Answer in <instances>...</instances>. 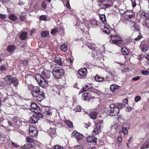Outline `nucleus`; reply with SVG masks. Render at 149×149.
I'll return each instance as SVG.
<instances>
[{"label":"nucleus","mask_w":149,"mask_h":149,"mask_svg":"<svg viewBox=\"0 0 149 149\" xmlns=\"http://www.w3.org/2000/svg\"><path fill=\"white\" fill-rule=\"evenodd\" d=\"M113 33L111 34L109 36L111 38L109 41L112 44H116L119 46L123 45L124 43L120 36L115 31H113Z\"/></svg>","instance_id":"f257e3e1"},{"label":"nucleus","mask_w":149,"mask_h":149,"mask_svg":"<svg viewBox=\"0 0 149 149\" xmlns=\"http://www.w3.org/2000/svg\"><path fill=\"white\" fill-rule=\"evenodd\" d=\"M29 90L33 96L36 97L39 101H41L45 97V93L43 92H40L39 87L34 86L32 88L29 87Z\"/></svg>","instance_id":"f03ea898"},{"label":"nucleus","mask_w":149,"mask_h":149,"mask_svg":"<svg viewBox=\"0 0 149 149\" xmlns=\"http://www.w3.org/2000/svg\"><path fill=\"white\" fill-rule=\"evenodd\" d=\"M97 5L100 9H106L112 6L113 0H98L97 1Z\"/></svg>","instance_id":"7ed1b4c3"},{"label":"nucleus","mask_w":149,"mask_h":149,"mask_svg":"<svg viewBox=\"0 0 149 149\" xmlns=\"http://www.w3.org/2000/svg\"><path fill=\"white\" fill-rule=\"evenodd\" d=\"M46 75L42 76L41 75L38 74L36 75L35 79L39 83L40 86L46 90L47 89V80Z\"/></svg>","instance_id":"20e7f679"},{"label":"nucleus","mask_w":149,"mask_h":149,"mask_svg":"<svg viewBox=\"0 0 149 149\" xmlns=\"http://www.w3.org/2000/svg\"><path fill=\"white\" fill-rule=\"evenodd\" d=\"M51 84H48L47 82V89L49 90L50 92L53 93L54 94L55 93H58L59 94V92L61 91L63 88L62 85L53 86L51 85Z\"/></svg>","instance_id":"39448f33"},{"label":"nucleus","mask_w":149,"mask_h":149,"mask_svg":"<svg viewBox=\"0 0 149 149\" xmlns=\"http://www.w3.org/2000/svg\"><path fill=\"white\" fill-rule=\"evenodd\" d=\"M64 74L63 70L59 67H55L53 73V76L55 78L58 79L61 78Z\"/></svg>","instance_id":"423d86ee"},{"label":"nucleus","mask_w":149,"mask_h":149,"mask_svg":"<svg viewBox=\"0 0 149 149\" xmlns=\"http://www.w3.org/2000/svg\"><path fill=\"white\" fill-rule=\"evenodd\" d=\"M5 79L8 85L13 84L14 86H16L18 83L15 77L13 78L10 75L6 76L5 78Z\"/></svg>","instance_id":"0eeeda50"},{"label":"nucleus","mask_w":149,"mask_h":149,"mask_svg":"<svg viewBox=\"0 0 149 149\" xmlns=\"http://www.w3.org/2000/svg\"><path fill=\"white\" fill-rule=\"evenodd\" d=\"M124 14L125 15H124L125 18L130 21L133 20L135 18V13L132 10H127L125 11Z\"/></svg>","instance_id":"6e6552de"},{"label":"nucleus","mask_w":149,"mask_h":149,"mask_svg":"<svg viewBox=\"0 0 149 149\" xmlns=\"http://www.w3.org/2000/svg\"><path fill=\"white\" fill-rule=\"evenodd\" d=\"M72 137L75 138L77 140V141L79 143L82 142L84 138V136L82 134L76 131H74L72 134Z\"/></svg>","instance_id":"1a4fd4ad"},{"label":"nucleus","mask_w":149,"mask_h":149,"mask_svg":"<svg viewBox=\"0 0 149 149\" xmlns=\"http://www.w3.org/2000/svg\"><path fill=\"white\" fill-rule=\"evenodd\" d=\"M109 108L110 109V113L111 116H116L118 114L119 110L114 104H111Z\"/></svg>","instance_id":"9d476101"},{"label":"nucleus","mask_w":149,"mask_h":149,"mask_svg":"<svg viewBox=\"0 0 149 149\" xmlns=\"http://www.w3.org/2000/svg\"><path fill=\"white\" fill-rule=\"evenodd\" d=\"M52 111L49 109H48L47 111V121L49 122L50 124H52L54 125L55 124V120L53 118V116L52 114Z\"/></svg>","instance_id":"9b49d317"},{"label":"nucleus","mask_w":149,"mask_h":149,"mask_svg":"<svg viewBox=\"0 0 149 149\" xmlns=\"http://www.w3.org/2000/svg\"><path fill=\"white\" fill-rule=\"evenodd\" d=\"M87 74V70L86 68H83L80 69L78 71L77 75V77L81 79L83 77H85Z\"/></svg>","instance_id":"f8f14e48"},{"label":"nucleus","mask_w":149,"mask_h":149,"mask_svg":"<svg viewBox=\"0 0 149 149\" xmlns=\"http://www.w3.org/2000/svg\"><path fill=\"white\" fill-rule=\"evenodd\" d=\"M81 98L84 101H88L91 99L94 98L95 97L90 93H84L82 94Z\"/></svg>","instance_id":"ddd939ff"},{"label":"nucleus","mask_w":149,"mask_h":149,"mask_svg":"<svg viewBox=\"0 0 149 149\" xmlns=\"http://www.w3.org/2000/svg\"><path fill=\"white\" fill-rule=\"evenodd\" d=\"M130 124L128 123H124L122 125V129L121 131L119 132V134H120L123 133L124 135L127 134L128 133V130L129 129Z\"/></svg>","instance_id":"4468645a"},{"label":"nucleus","mask_w":149,"mask_h":149,"mask_svg":"<svg viewBox=\"0 0 149 149\" xmlns=\"http://www.w3.org/2000/svg\"><path fill=\"white\" fill-rule=\"evenodd\" d=\"M139 14L141 18L143 19L145 22L147 21L148 19L149 20V14L143 10H140L139 12Z\"/></svg>","instance_id":"2eb2a0df"},{"label":"nucleus","mask_w":149,"mask_h":149,"mask_svg":"<svg viewBox=\"0 0 149 149\" xmlns=\"http://www.w3.org/2000/svg\"><path fill=\"white\" fill-rule=\"evenodd\" d=\"M30 110L33 112L35 113H38L40 111V110L37 104L35 103H32L31 104Z\"/></svg>","instance_id":"dca6fc26"},{"label":"nucleus","mask_w":149,"mask_h":149,"mask_svg":"<svg viewBox=\"0 0 149 149\" xmlns=\"http://www.w3.org/2000/svg\"><path fill=\"white\" fill-rule=\"evenodd\" d=\"M29 134L30 136L32 137H35L36 136L37 134V129L33 126H31L29 127Z\"/></svg>","instance_id":"f3484780"},{"label":"nucleus","mask_w":149,"mask_h":149,"mask_svg":"<svg viewBox=\"0 0 149 149\" xmlns=\"http://www.w3.org/2000/svg\"><path fill=\"white\" fill-rule=\"evenodd\" d=\"M86 139L88 143H96L97 141V138L94 136H88Z\"/></svg>","instance_id":"a211bd4d"},{"label":"nucleus","mask_w":149,"mask_h":149,"mask_svg":"<svg viewBox=\"0 0 149 149\" xmlns=\"http://www.w3.org/2000/svg\"><path fill=\"white\" fill-rule=\"evenodd\" d=\"M45 107H43L42 109L41 112L42 111L43 115H42L41 113H40V111L38 113H35V114L36 115V116H37V117L38 118V119L42 118L43 116L45 117L47 115L46 111L44 110V109H45Z\"/></svg>","instance_id":"6ab92c4d"},{"label":"nucleus","mask_w":149,"mask_h":149,"mask_svg":"<svg viewBox=\"0 0 149 149\" xmlns=\"http://www.w3.org/2000/svg\"><path fill=\"white\" fill-rule=\"evenodd\" d=\"M149 44L148 43H144L143 42L140 44V47L142 52H147L149 48Z\"/></svg>","instance_id":"aec40b11"},{"label":"nucleus","mask_w":149,"mask_h":149,"mask_svg":"<svg viewBox=\"0 0 149 149\" xmlns=\"http://www.w3.org/2000/svg\"><path fill=\"white\" fill-rule=\"evenodd\" d=\"M88 114L91 118L95 120L96 119L98 113L97 109H95L93 111H90Z\"/></svg>","instance_id":"412c9836"},{"label":"nucleus","mask_w":149,"mask_h":149,"mask_svg":"<svg viewBox=\"0 0 149 149\" xmlns=\"http://www.w3.org/2000/svg\"><path fill=\"white\" fill-rule=\"evenodd\" d=\"M91 25L93 27H97L100 25V23L95 19H93L90 22Z\"/></svg>","instance_id":"4be33fe9"},{"label":"nucleus","mask_w":149,"mask_h":149,"mask_svg":"<svg viewBox=\"0 0 149 149\" xmlns=\"http://www.w3.org/2000/svg\"><path fill=\"white\" fill-rule=\"evenodd\" d=\"M39 119L36 116V115L34 114L30 118L29 120L30 122L34 124L38 122Z\"/></svg>","instance_id":"5701e85b"},{"label":"nucleus","mask_w":149,"mask_h":149,"mask_svg":"<svg viewBox=\"0 0 149 149\" xmlns=\"http://www.w3.org/2000/svg\"><path fill=\"white\" fill-rule=\"evenodd\" d=\"M121 52L125 55H128L130 52V50L126 47L122 48Z\"/></svg>","instance_id":"b1692460"},{"label":"nucleus","mask_w":149,"mask_h":149,"mask_svg":"<svg viewBox=\"0 0 149 149\" xmlns=\"http://www.w3.org/2000/svg\"><path fill=\"white\" fill-rule=\"evenodd\" d=\"M16 49L15 46L14 45H9L7 48V51L9 53L14 52Z\"/></svg>","instance_id":"393cba45"},{"label":"nucleus","mask_w":149,"mask_h":149,"mask_svg":"<svg viewBox=\"0 0 149 149\" xmlns=\"http://www.w3.org/2000/svg\"><path fill=\"white\" fill-rule=\"evenodd\" d=\"M72 63L73 61L70 58H68L64 61V64L66 66H70Z\"/></svg>","instance_id":"a878e982"},{"label":"nucleus","mask_w":149,"mask_h":149,"mask_svg":"<svg viewBox=\"0 0 149 149\" xmlns=\"http://www.w3.org/2000/svg\"><path fill=\"white\" fill-rule=\"evenodd\" d=\"M103 120H99L95 123V127L98 129L100 130L101 126L103 125Z\"/></svg>","instance_id":"bb28decb"},{"label":"nucleus","mask_w":149,"mask_h":149,"mask_svg":"<svg viewBox=\"0 0 149 149\" xmlns=\"http://www.w3.org/2000/svg\"><path fill=\"white\" fill-rule=\"evenodd\" d=\"M55 58H52L53 60H54L55 62L57 63L60 66H61L62 65V61L61 60V59L60 57H54Z\"/></svg>","instance_id":"cd10ccee"},{"label":"nucleus","mask_w":149,"mask_h":149,"mask_svg":"<svg viewBox=\"0 0 149 149\" xmlns=\"http://www.w3.org/2000/svg\"><path fill=\"white\" fill-rule=\"evenodd\" d=\"M95 58L96 59H100L102 57V54L100 52V51L96 52L94 53Z\"/></svg>","instance_id":"c85d7f7f"},{"label":"nucleus","mask_w":149,"mask_h":149,"mask_svg":"<svg viewBox=\"0 0 149 149\" xmlns=\"http://www.w3.org/2000/svg\"><path fill=\"white\" fill-rule=\"evenodd\" d=\"M149 148V140H147L142 146L141 149H147Z\"/></svg>","instance_id":"c756f323"},{"label":"nucleus","mask_w":149,"mask_h":149,"mask_svg":"<svg viewBox=\"0 0 149 149\" xmlns=\"http://www.w3.org/2000/svg\"><path fill=\"white\" fill-rule=\"evenodd\" d=\"M65 124L70 128H72L73 127L72 123L69 120H64Z\"/></svg>","instance_id":"7c9ffc66"},{"label":"nucleus","mask_w":149,"mask_h":149,"mask_svg":"<svg viewBox=\"0 0 149 149\" xmlns=\"http://www.w3.org/2000/svg\"><path fill=\"white\" fill-rule=\"evenodd\" d=\"M27 33L25 32H22L19 36V38L22 40H25L27 37Z\"/></svg>","instance_id":"2f4dec72"},{"label":"nucleus","mask_w":149,"mask_h":149,"mask_svg":"<svg viewBox=\"0 0 149 149\" xmlns=\"http://www.w3.org/2000/svg\"><path fill=\"white\" fill-rule=\"evenodd\" d=\"M55 67H54V66L53 65H51L49 63V65L48 66V68H47V70L48 71H49L53 73L54 70L55 69Z\"/></svg>","instance_id":"473e14b6"},{"label":"nucleus","mask_w":149,"mask_h":149,"mask_svg":"<svg viewBox=\"0 0 149 149\" xmlns=\"http://www.w3.org/2000/svg\"><path fill=\"white\" fill-rule=\"evenodd\" d=\"M49 134L51 136L55 134L56 133V129L54 128H52L50 127L49 131Z\"/></svg>","instance_id":"72a5a7b5"},{"label":"nucleus","mask_w":149,"mask_h":149,"mask_svg":"<svg viewBox=\"0 0 149 149\" xmlns=\"http://www.w3.org/2000/svg\"><path fill=\"white\" fill-rule=\"evenodd\" d=\"M104 79V77H101L97 75H96L95 77V81L99 82L103 81Z\"/></svg>","instance_id":"f704fd0d"},{"label":"nucleus","mask_w":149,"mask_h":149,"mask_svg":"<svg viewBox=\"0 0 149 149\" xmlns=\"http://www.w3.org/2000/svg\"><path fill=\"white\" fill-rule=\"evenodd\" d=\"M119 86L116 84H113L110 86V89L111 91L113 92L115 91L116 89L119 88Z\"/></svg>","instance_id":"c9c22d12"},{"label":"nucleus","mask_w":149,"mask_h":149,"mask_svg":"<svg viewBox=\"0 0 149 149\" xmlns=\"http://www.w3.org/2000/svg\"><path fill=\"white\" fill-rule=\"evenodd\" d=\"M101 130L98 129L96 127L94 128V130L92 132V134L94 136L97 134H98V133L101 132Z\"/></svg>","instance_id":"e433bc0d"},{"label":"nucleus","mask_w":149,"mask_h":149,"mask_svg":"<svg viewBox=\"0 0 149 149\" xmlns=\"http://www.w3.org/2000/svg\"><path fill=\"white\" fill-rule=\"evenodd\" d=\"M9 17L10 19L13 21H16L17 19V17L15 15L13 14H10L9 15Z\"/></svg>","instance_id":"4c0bfd02"},{"label":"nucleus","mask_w":149,"mask_h":149,"mask_svg":"<svg viewBox=\"0 0 149 149\" xmlns=\"http://www.w3.org/2000/svg\"><path fill=\"white\" fill-rule=\"evenodd\" d=\"M33 147V146L32 144H26L22 146V149H27L28 148H32Z\"/></svg>","instance_id":"58836bf2"},{"label":"nucleus","mask_w":149,"mask_h":149,"mask_svg":"<svg viewBox=\"0 0 149 149\" xmlns=\"http://www.w3.org/2000/svg\"><path fill=\"white\" fill-rule=\"evenodd\" d=\"M60 49L62 51L65 52L68 49V47L66 45L63 44L60 47Z\"/></svg>","instance_id":"ea45409f"},{"label":"nucleus","mask_w":149,"mask_h":149,"mask_svg":"<svg viewBox=\"0 0 149 149\" xmlns=\"http://www.w3.org/2000/svg\"><path fill=\"white\" fill-rule=\"evenodd\" d=\"M26 140L27 142L32 145L34 143L33 140L29 136H27L26 137Z\"/></svg>","instance_id":"a19ab883"},{"label":"nucleus","mask_w":149,"mask_h":149,"mask_svg":"<svg viewBox=\"0 0 149 149\" xmlns=\"http://www.w3.org/2000/svg\"><path fill=\"white\" fill-rule=\"evenodd\" d=\"M113 31L112 32H111L110 29L109 28L107 27H104L103 30V32H104L105 33L107 34H109L110 33V34H111V33H113Z\"/></svg>","instance_id":"79ce46f5"},{"label":"nucleus","mask_w":149,"mask_h":149,"mask_svg":"<svg viewBox=\"0 0 149 149\" xmlns=\"http://www.w3.org/2000/svg\"><path fill=\"white\" fill-rule=\"evenodd\" d=\"M53 76V73L52 72H50L49 71H48V70H47V82L48 81V80L47 79H50L51 78H52ZM49 81V84H50V81Z\"/></svg>","instance_id":"37998d69"},{"label":"nucleus","mask_w":149,"mask_h":149,"mask_svg":"<svg viewBox=\"0 0 149 149\" xmlns=\"http://www.w3.org/2000/svg\"><path fill=\"white\" fill-rule=\"evenodd\" d=\"M64 4L65 6L69 9L70 10L71 9L69 3V0L66 1L65 2H64Z\"/></svg>","instance_id":"c03bdc74"},{"label":"nucleus","mask_w":149,"mask_h":149,"mask_svg":"<svg viewBox=\"0 0 149 149\" xmlns=\"http://www.w3.org/2000/svg\"><path fill=\"white\" fill-rule=\"evenodd\" d=\"M57 32H58V30L57 28H54L51 30V33L52 34L54 35Z\"/></svg>","instance_id":"a18cd8bd"},{"label":"nucleus","mask_w":149,"mask_h":149,"mask_svg":"<svg viewBox=\"0 0 149 149\" xmlns=\"http://www.w3.org/2000/svg\"><path fill=\"white\" fill-rule=\"evenodd\" d=\"M125 107V105L123 103H119L117 105V108L119 110L120 109H121L122 108Z\"/></svg>","instance_id":"49530a36"},{"label":"nucleus","mask_w":149,"mask_h":149,"mask_svg":"<svg viewBox=\"0 0 149 149\" xmlns=\"http://www.w3.org/2000/svg\"><path fill=\"white\" fill-rule=\"evenodd\" d=\"M141 72L144 75H147L149 73V72L147 70H142L141 71Z\"/></svg>","instance_id":"de8ad7c7"},{"label":"nucleus","mask_w":149,"mask_h":149,"mask_svg":"<svg viewBox=\"0 0 149 149\" xmlns=\"http://www.w3.org/2000/svg\"><path fill=\"white\" fill-rule=\"evenodd\" d=\"M100 19L102 22L106 21V19L105 15H102L100 17Z\"/></svg>","instance_id":"09e8293b"},{"label":"nucleus","mask_w":149,"mask_h":149,"mask_svg":"<svg viewBox=\"0 0 149 149\" xmlns=\"http://www.w3.org/2000/svg\"><path fill=\"white\" fill-rule=\"evenodd\" d=\"M82 88L83 91L85 92L88 91L90 89V87L88 85H86L85 86L83 87Z\"/></svg>","instance_id":"8fccbe9b"},{"label":"nucleus","mask_w":149,"mask_h":149,"mask_svg":"<svg viewBox=\"0 0 149 149\" xmlns=\"http://www.w3.org/2000/svg\"><path fill=\"white\" fill-rule=\"evenodd\" d=\"M138 1V0H131L132 2V6L133 8L135 7L136 5V2Z\"/></svg>","instance_id":"3c124183"},{"label":"nucleus","mask_w":149,"mask_h":149,"mask_svg":"<svg viewBox=\"0 0 149 149\" xmlns=\"http://www.w3.org/2000/svg\"><path fill=\"white\" fill-rule=\"evenodd\" d=\"M57 28L58 30V32H59L60 33H64V29L63 28L62 26H61Z\"/></svg>","instance_id":"603ef678"},{"label":"nucleus","mask_w":149,"mask_h":149,"mask_svg":"<svg viewBox=\"0 0 149 149\" xmlns=\"http://www.w3.org/2000/svg\"><path fill=\"white\" fill-rule=\"evenodd\" d=\"M74 110L76 112L81 111V107L80 106H77Z\"/></svg>","instance_id":"864d4df0"},{"label":"nucleus","mask_w":149,"mask_h":149,"mask_svg":"<svg viewBox=\"0 0 149 149\" xmlns=\"http://www.w3.org/2000/svg\"><path fill=\"white\" fill-rule=\"evenodd\" d=\"M7 70V67L6 65H3L1 66L0 70L2 71Z\"/></svg>","instance_id":"5fc2aeb1"},{"label":"nucleus","mask_w":149,"mask_h":149,"mask_svg":"<svg viewBox=\"0 0 149 149\" xmlns=\"http://www.w3.org/2000/svg\"><path fill=\"white\" fill-rule=\"evenodd\" d=\"M40 20L46 21L47 20V17L45 15H42L40 17Z\"/></svg>","instance_id":"6e6d98bb"},{"label":"nucleus","mask_w":149,"mask_h":149,"mask_svg":"<svg viewBox=\"0 0 149 149\" xmlns=\"http://www.w3.org/2000/svg\"><path fill=\"white\" fill-rule=\"evenodd\" d=\"M143 38V36L142 35H139L138 37L135 38L134 39V40L136 41H137L141 39L142 38Z\"/></svg>","instance_id":"4d7b16f0"},{"label":"nucleus","mask_w":149,"mask_h":149,"mask_svg":"<svg viewBox=\"0 0 149 149\" xmlns=\"http://www.w3.org/2000/svg\"><path fill=\"white\" fill-rule=\"evenodd\" d=\"M141 97L139 96H137L135 97L134 98L135 101L137 102L139 101L141 99Z\"/></svg>","instance_id":"13d9d810"},{"label":"nucleus","mask_w":149,"mask_h":149,"mask_svg":"<svg viewBox=\"0 0 149 149\" xmlns=\"http://www.w3.org/2000/svg\"><path fill=\"white\" fill-rule=\"evenodd\" d=\"M0 99L1 100V103L5 101V100H7V98L6 97H4L3 96L2 97H0Z\"/></svg>","instance_id":"bf43d9fd"},{"label":"nucleus","mask_w":149,"mask_h":149,"mask_svg":"<svg viewBox=\"0 0 149 149\" xmlns=\"http://www.w3.org/2000/svg\"><path fill=\"white\" fill-rule=\"evenodd\" d=\"M54 149H63V147L58 145L54 146Z\"/></svg>","instance_id":"052dcab7"},{"label":"nucleus","mask_w":149,"mask_h":149,"mask_svg":"<svg viewBox=\"0 0 149 149\" xmlns=\"http://www.w3.org/2000/svg\"><path fill=\"white\" fill-rule=\"evenodd\" d=\"M22 21H24L25 19V17L24 15H22L20 16L19 18Z\"/></svg>","instance_id":"680f3d73"},{"label":"nucleus","mask_w":149,"mask_h":149,"mask_svg":"<svg viewBox=\"0 0 149 149\" xmlns=\"http://www.w3.org/2000/svg\"><path fill=\"white\" fill-rule=\"evenodd\" d=\"M41 35L43 37H46L47 36V32L46 31L42 32L41 33Z\"/></svg>","instance_id":"e2e57ef3"},{"label":"nucleus","mask_w":149,"mask_h":149,"mask_svg":"<svg viewBox=\"0 0 149 149\" xmlns=\"http://www.w3.org/2000/svg\"><path fill=\"white\" fill-rule=\"evenodd\" d=\"M128 102V99L127 98H126L123 100V103L125 105Z\"/></svg>","instance_id":"0e129e2a"},{"label":"nucleus","mask_w":149,"mask_h":149,"mask_svg":"<svg viewBox=\"0 0 149 149\" xmlns=\"http://www.w3.org/2000/svg\"><path fill=\"white\" fill-rule=\"evenodd\" d=\"M117 141L119 143L121 142L122 141V138L121 136L118 137L117 138Z\"/></svg>","instance_id":"69168bd1"},{"label":"nucleus","mask_w":149,"mask_h":149,"mask_svg":"<svg viewBox=\"0 0 149 149\" xmlns=\"http://www.w3.org/2000/svg\"><path fill=\"white\" fill-rule=\"evenodd\" d=\"M84 126L87 128H88V127L91 125V124L89 123H84Z\"/></svg>","instance_id":"338daca9"},{"label":"nucleus","mask_w":149,"mask_h":149,"mask_svg":"<svg viewBox=\"0 0 149 149\" xmlns=\"http://www.w3.org/2000/svg\"><path fill=\"white\" fill-rule=\"evenodd\" d=\"M140 78V77L139 76H138L136 77H134L133 78L132 80L134 81H136L138 80H139Z\"/></svg>","instance_id":"774afa93"}]
</instances>
